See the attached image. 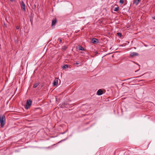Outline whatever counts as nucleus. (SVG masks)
Here are the masks:
<instances>
[{
	"label": "nucleus",
	"mask_w": 155,
	"mask_h": 155,
	"mask_svg": "<svg viewBox=\"0 0 155 155\" xmlns=\"http://www.w3.org/2000/svg\"><path fill=\"white\" fill-rule=\"evenodd\" d=\"M6 118L5 116L0 115V123L1 127H3L5 123Z\"/></svg>",
	"instance_id": "obj_1"
},
{
	"label": "nucleus",
	"mask_w": 155,
	"mask_h": 155,
	"mask_svg": "<svg viewBox=\"0 0 155 155\" xmlns=\"http://www.w3.org/2000/svg\"><path fill=\"white\" fill-rule=\"evenodd\" d=\"M32 103V101L31 100L29 99L27 100V102L25 107V108L26 109H28L31 106Z\"/></svg>",
	"instance_id": "obj_2"
},
{
	"label": "nucleus",
	"mask_w": 155,
	"mask_h": 155,
	"mask_svg": "<svg viewBox=\"0 0 155 155\" xmlns=\"http://www.w3.org/2000/svg\"><path fill=\"white\" fill-rule=\"evenodd\" d=\"M21 7L22 10H23L24 12L25 11V6L23 1H22L21 2Z\"/></svg>",
	"instance_id": "obj_3"
},
{
	"label": "nucleus",
	"mask_w": 155,
	"mask_h": 155,
	"mask_svg": "<svg viewBox=\"0 0 155 155\" xmlns=\"http://www.w3.org/2000/svg\"><path fill=\"white\" fill-rule=\"evenodd\" d=\"M57 22V20L56 18H54L52 21L51 26H54Z\"/></svg>",
	"instance_id": "obj_4"
},
{
	"label": "nucleus",
	"mask_w": 155,
	"mask_h": 155,
	"mask_svg": "<svg viewBox=\"0 0 155 155\" xmlns=\"http://www.w3.org/2000/svg\"><path fill=\"white\" fill-rule=\"evenodd\" d=\"M91 42L93 44H97L98 43L99 40L98 39L93 38L91 40Z\"/></svg>",
	"instance_id": "obj_5"
},
{
	"label": "nucleus",
	"mask_w": 155,
	"mask_h": 155,
	"mask_svg": "<svg viewBox=\"0 0 155 155\" xmlns=\"http://www.w3.org/2000/svg\"><path fill=\"white\" fill-rule=\"evenodd\" d=\"M103 94V91L101 89H99L97 92V94L98 95H101Z\"/></svg>",
	"instance_id": "obj_6"
},
{
	"label": "nucleus",
	"mask_w": 155,
	"mask_h": 155,
	"mask_svg": "<svg viewBox=\"0 0 155 155\" xmlns=\"http://www.w3.org/2000/svg\"><path fill=\"white\" fill-rule=\"evenodd\" d=\"M140 1L141 0H134L133 1V4L137 5L139 4Z\"/></svg>",
	"instance_id": "obj_7"
},
{
	"label": "nucleus",
	"mask_w": 155,
	"mask_h": 155,
	"mask_svg": "<svg viewBox=\"0 0 155 155\" xmlns=\"http://www.w3.org/2000/svg\"><path fill=\"white\" fill-rule=\"evenodd\" d=\"M138 54L137 53L133 52L131 53H130V57H133L135 56H138Z\"/></svg>",
	"instance_id": "obj_8"
},
{
	"label": "nucleus",
	"mask_w": 155,
	"mask_h": 155,
	"mask_svg": "<svg viewBox=\"0 0 155 155\" xmlns=\"http://www.w3.org/2000/svg\"><path fill=\"white\" fill-rule=\"evenodd\" d=\"M58 78H56L54 82L53 83V86H56L58 84Z\"/></svg>",
	"instance_id": "obj_9"
},
{
	"label": "nucleus",
	"mask_w": 155,
	"mask_h": 155,
	"mask_svg": "<svg viewBox=\"0 0 155 155\" xmlns=\"http://www.w3.org/2000/svg\"><path fill=\"white\" fill-rule=\"evenodd\" d=\"M39 84V82H36L35 83L33 86V87L34 88H35L36 87H37Z\"/></svg>",
	"instance_id": "obj_10"
},
{
	"label": "nucleus",
	"mask_w": 155,
	"mask_h": 155,
	"mask_svg": "<svg viewBox=\"0 0 155 155\" xmlns=\"http://www.w3.org/2000/svg\"><path fill=\"white\" fill-rule=\"evenodd\" d=\"M78 49L81 51H84V48L81 46H80L78 48Z\"/></svg>",
	"instance_id": "obj_11"
},
{
	"label": "nucleus",
	"mask_w": 155,
	"mask_h": 155,
	"mask_svg": "<svg viewBox=\"0 0 155 155\" xmlns=\"http://www.w3.org/2000/svg\"><path fill=\"white\" fill-rule=\"evenodd\" d=\"M68 65L67 64H66L64 65V66H63L62 68L63 69H65V68H68Z\"/></svg>",
	"instance_id": "obj_12"
},
{
	"label": "nucleus",
	"mask_w": 155,
	"mask_h": 155,
	"mask_svg": "<svg viewBox=\"0 0 155 155\" xmlns=\"http://www.w3.org/2000/svg\"><path fill=\"white\" fill-rule=\"evenodd\" d=\"M117 34L118 36H120V37H121L122 36V35L121 33L118 32L117 33Z\"/></svg>",
	"instance_id": "obj_13"
},
{
	"label": "nucleus",
	"mask_w": 155,
	"mask_h": 155,
	"mask_svg": "<svg viewBox=\"0 0 155 155\" xmlns=\"http://www.w3.org/2000/svg\"><path fill=\"white\" fill-rule=\"evenodd\" d=\"M119 7H116L114 8V11L115 12L118 11L119 10Z\"/></svg>",
	"instance_id": "obj_14"
},
{
	"label": "nucleus",
	"mask_w": 155,
	"mask_h": 155,
	"mask_svg": "<svg viewBox=\"0 0 155 155\" xmlns=\"http://www.w3.org/2000/svg\"><path fill=\"white\" fill-rule=\"evenodd\" d=\"M58 41H59L60 43H62V40L61 38H58Z\"/></svg>",
	"instance_id": "obj_15"
},
{
	"label": "nucleus",
	"mask_w": 155,
	"mask_h": 155,
	"mask_svg": "<svg viewBox=\"0 0 155 155\" xmlns=\"http://www.w3.org/2000/svg\"><path fill=\"white\" fill-rule=\"evenodd\" d=\"M67 48V47L65 46H63L62 48V50H65Z\"/></svg>",
	"instance_id": "obj_16"
},
{
	"label": "nucleus",
	"mask_w": 155,
	"mask_h": 155,
	"mask_svg": "<svg viewBox=\"0 0 155 155\" xmlns=\"http://www.w3.org/2000/svg\"><path fill=\"white\" fill-rule=\"evenodd\" d=\"M124 0H120L119 2L122 4L124 3Z\"/></svg>",
	"instance_id": "obj_17"
},
{
	"label": "nucleus",
	"mask_w": 155,
	"mask_h": 155,
	"mask_svg": "<svg viewBox=\"0 0 155 155\" xmlns=\"http://www.w3.org/2000/svg\"><path fill=\"white\" fill-rule=\"evenodd\" d=\"M36 5L35 4L34 5V7H33V8L35 9L36 8Z\"/></svg>",
	"instance_id": "obj_18"
},
{
	"label": "nucleus",
	"mask_w": 155,
	"mask_h": 155,
	"mask_svg": "<svg viewBox=\"0 0 155 155\" xmlns=\"http://www.w3.org/2000/svg\"><path fill=\"white\" fill-rule=\"evenodd\" d=\"M20 27L19 26H17L16 27V28L17 29H18Z\"/></svg>",
	"instance_id": "obj_19"
},
{
	"label": "nucleus",
	"mask_w": 155,
	"mask_h": 155,
	"mask_svg": "<svg viewBox=\"0 0 155 155\" xmlns=\"http://www.w3.org/2000/svg\"><path fill=\"white\" fill-rule=\"evenodd\" d=\"M152 18L153 19L155 20V15L154 16L152 17Z\"/></svg>",
	"instance_id": "obj_20"
},
{
	"label": "nucleus",
	"mask_w": 155,
	"mask_h": 155,
	"mask_svg": "<svg viewBox=\"0 0 155 155\" xmlns=\"http://www.w3.org/2000/svg\"><path fill=\"white\" fill-rule=\"evenodd\" d=\"M144 46H145V47L148 46V45H146L145 44H144Z\"/></svg>",
	"instance_id": "obj_21"
},
{
	"label": "nucleus",
	"mask_w": 155,
	"mask_h": 155,
	"mask_svg": "<svg viewBox=\"0 0 155 155\" xmlns=\"http://www.w3.org/2000/svg\"><path fill=\"white\" fill-rule=\"evenodd\" d=\"M10 0L11 2H13L14 1V0Z\"/></svg>",
	"instance_id": "obj_22"
},
{
	"label": "nucleus",
	"mask_w": 155,
	"mask_h": 155,
	"mask_svg": "<svg viewBox=\"0 0 155 155\" xmlns=\"http://www.w3.org/2000/svg\"><path fill=\"white\" fill-rule=\"evenodd\" d=\"M76 64H79V63H78V62H76Z\"/></svg>",
	"instance_id": "obj_23"
},
{
	"label": "nucleus",
	"mask_w": 155,
	"mask_h": 155,
	"mask_svg": "<svg viewBox=\"0 0 155 155\" xmlns=\"http://www.w3.org/2000/svg\"><path fill=\"white\" fill-rule=\"evenodd\" d=\"M65 133V132H64V133H61V134H64V133Z\"/></svg>",
	"instance_id": "obj_24"
}]
</instances>
